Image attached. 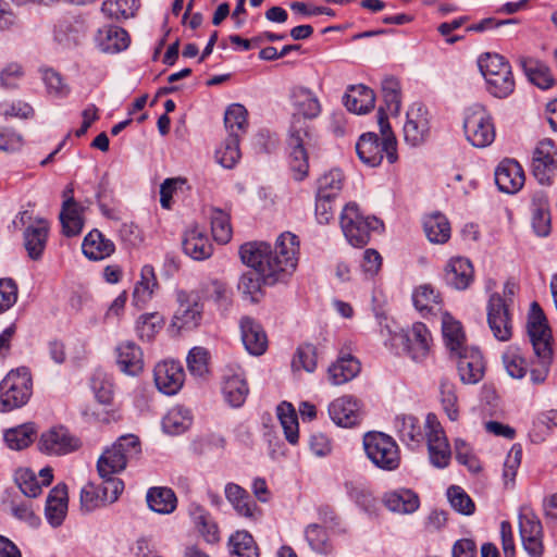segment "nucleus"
Wrapping results in <instances>:
<instances>
[{"label":"nucleus","instance_id":"obj_59","mask_svg":"<svg viewBox=\"0 0 557 557\" xmlns=\"http://www.w3.org/2000/svg\"><path fill=\"white\" fill-rule=\"evenodd\" d=\"M240 157L239 138L237 136H228L215 153L218 162L226 169L234 168Z\"/></svg>","mask_w":557,"mask_h":557},{"label":"nucleus","instance_id":"obj_2","mask_svg":"<svg viewBox=\"0 0 557 557\" xmlns=\"http://www.w3.org/2000/svg\"><path fill=\"white\" fill-rule=\"evenodd\" d=\"M300 255L299 237L292 232L282 233L274 249L265 242H248L240 246L244 264L262 275L270 285L285 282L296 271Z\"/></svg>","mask_w":557,"mask_h":557},{"label":"nucleus","instance_id":"obj_64","mask_svg":"<svg viewBox=\"0 0 557 557\" xmlns=\"http://www.w3.org/2000/svg\"><path fill=\"white\" fill-rule=\"evenodd\" d=\"M42 81L49 95L57 98H64L70 94V87L64 83L60 73L52 69L42 71Z\"/></svg>","mask_w":557,"mask_h":557},{"label":"nucleus","instance_id":"obj_21","mask_svg":"<svg viewBox=\"0 0 557 557\" xmlns=\"http://www.w3.org/2000/svg\"><path fill=\"white\" fill-rule=\"evenodd\" d=\"M329 414L335 424L352 428L362 420V405L356 397L343 395L329 405Z\"/></svg>","mask_w":557,"mask_h":557},{"label":"nucleus","instance_id":"obj_51","mask_svg":"<svg viewBox=\"0 0 557 557\" xmlns=\"http://www.w3.org/2000/svg\"><path fill=\"white\" fill-rule=\"evenodd\" d=\"M164 326V318L159 312L141 314L135 325L137 336L143 342H152Z\"/></svg>","mask_w":557,"mask_h":557},{"label":"nucleus","instance_id":"obj_11","mask_svg":"<svg viewBox=\"0 0 557 557\" xmlns=\"http://www.w3.org/2000/svg\"><path fill=\"white\" fill-rule=\"evenodd\" d=\"M404 354L416 362L424 361L432 352L433 337L428 326L416 322L395 337Z\"/></svg>","mask_w":557,"mask_h":557},{"label":"nucleus","instance_id":"obj_40","mask_svg":"<svg viewBox=\"0 0 557 557\" xmlns=\"http://www.w3.org/2000/svg\"><path fill=\"white\" fill-rule=\"evenodd\" d=\"M383 503L391 511L399 513H411L420 506L419 496L413 491L407 488L386 493Z\"/></svg>","mask_w":557,"mask_h":557},{"label":"nucleus","instance_id":"obj_27","mask_svg":"<svg viewBox=\"0 0 557 557\" xmlns=\"http://www.w3.org/2000/svg\"><path fill=\"white\" fill-rule=\"evenodd\" d=\"M350 350V347L342 348L337 359L329 367L327 373L332 384H345L359 374L361 364Z\"/></svg>","mask_w":557,"mask_h":557},{"label":"nucleus","instance_id":"obj_60","mask_svg":"<svg viewBox=\"0 0 557 557\" xmlns=\"http://www.w3.org/2000/svg\"><path fill=\"white\" fill-rule=\"evenodd\" d=\"M187 368L195 376H205L209 373L210 352L203 347H194L187 356Z\"/></svg>","mask_w":557,"mask_h":557},{"label":"nucleus","instance_id":"obj_57","mask_svg":"<svg viewBox=\"0 0 557 557\" xmlns=\"http://www.w3.org/2000/svg\"><path fill=\"white\" fill-rule=\"evenodd\" d=\"M440 394L441 405L448 419L457 421L459 419V404L455 384L446 380L442 381Z\"/></svg>","mask_w":557,"mask_h":557},{"label":"nucleus","instance_id":"obj_38","mask_svg":"<svg viewBox=\"0 0 557 557\" xmlns=\"http://www.w3.org/2000/svg\"><path fill=\"white\" fill-rule=\"evenodd\" d=\"M442 332L450 355L469 348L461 323L448 312L442 315Z\"/></svg>","mask_w":557,"mask_h":557},{"label":"nucleus","instance_id":"obj_5","mask_svg":"<svg viewBox=\"0 0 557 557\" xmlns=\"http://www.w3.org/2000/svg\"><path fill=\"white\" fill-rule=\"evenodd\" d=\"M478 65L483 75L487 90L496 98L510 96L516 88V81L509 61L496 52L482 53Z\"/></svg>","mask_w":557,"mask_h":557},{"label":"nucleus","instance_id":"obj_58","mask_svg":"<svg viewBox=\"0 0 557 557\" xmlns=\"http://www.w3.org/2000/svg\"><path fill=\"white\" fill-rule=\"evenodd\" d=\"M318 355L317 348L312 344L300 345L292 360V368L294 371L313 372L317 368Z\"/></svg>","mask_w":557,"mask_h":557},{"label":"nucleus","instance_id":"obj_42","mask_svg":"<svg viewBox=\"0 0 557 557\" xmlns=\"http://www.w3.org/2000/svg\"><path fill=\"white\" fill-rule=\"evenodd\" d=\"M345 185V175L339 169H332L317 180L315 196L337 199Z\"/></svg>","mask_w":557,"mask_h":557},{"label":"nucleus","instance_id":"obj_6","mask_svg":"<svg viewBox=\"0 0 557 557\" xmlns=\"http://www.w3.org/2000/svg\"><path fill=\"white\" fill-rule=\"evenodd\" d=\"M33 395V375L27 367L10 370L0 382V411L10 412L25 406Z\"/></svg>","mask_w":557,"mask_h":557},{"label":"nucleus","instance_id":"obj_16","mask_svg":"<svg viewBox=\"0 0 557 557\" xmlns=\"http://www.w3.org/2000/svg\"><path fill=\"white\" fill-rule=\"evenodd\" d=\"M509 306L497 293L492 294L487 302V323L495 338L500 342H508L513 333Z\"/></svg>","mask_w":557,"mask_h":557},{"label":"nucleus","instance_id":"obj_54","mask_svg":"<svg viewBox=\"0 0 557 557\" xmlns=\"http://www.w3.org/2000/svg\"><path fill=\"white\" fill-rule=\"evenodd\" d=\"M305 537L310 547L319 554L327 555L333 550V544L325 527L318 523L309 524L305 530Z\"/></svg>","mask_w":557,"mask_h":557},{"label":"nucleus","instance_id":"obj_50","mask_svg":"<svg viewBox=\"0 0 557 557\" xmlns=\"http://www.w3.org/2000/svg\"><path fill=\"white\" fill-rule=\"evenodd\" d=\"M277 417L284 430L286 440L295 445L299 440V424L295 408L289 403H282L277 406Z\"/></svg>","mask_w":557,"mask_h":557},{"label":"nucleus","instance_id":"obj_45","mask_svg":"<svg viewBox=\"0 0 557 557\" xmlns=\"http://www.w3.org/2000/svg\"><path fill=\"white\" fill-rule=\"evenodd\" d=\"M37 431L38 429L34 422H27L7 430L4 441L10 448L22 450L34 442Z\"/></svg>","mask_w":557,"mask_h":557},{"label":"nucleus","instance_id":"obj_36","mask_svg":"<svg viewBox=\"0 0 557 557\" xmlns=\"http://www.w3.org/2000/svg\"><path fill=\"white\" fill-rule=\"evenodd\" d=\"M49 235V223L44 219L37 220L24 232L25 248L29 258L38 260L46 248Z\"/></svg>","mask_w":557,"mask_h":557},{"label":"nucleus","instance_id":"obj_3","mask_svg":"<svg viewBox=\"0 0 557 557\" xmlns=\"http://www.w3.org/2000/svg\"><path fill=\"white\" fill-rule=\"evenodd\" d=\"M377 123L382 138L377 134L369 132L362 134L356 144L360 161L373 168L381 164L384 156L389 163H395L398 160L397 140L389 125L388 116L383 110L377 112Z\"/></svg>","mask_w":557,"mask_h":557},{"label":"nucleus","instance_id":"obj_61","mask_svg":"<svg viewBox=\"0 0 557 557\" xmlns=\"http://www.w3.org/2000/svg\"><path fill=\"white\" fill-rule=\"evenodd\" d=\"M447 497L451 507L466 516H470L475 511V504L463 488L453 485L447 490Z\"/></svg>","mask_w":557,"mask_h":557},{"label":"nucleus","instance_id":"obj_12","mask_svg":"<svg viewBox=\"0 0 557 557\" xmlns=\"http://www.w3.org/2000/svg\"><path fill=\"white\" fill-rule=\"evenodd\" d=\"M425 430L430 462L440 469L448 467L451 459V448L445 430L435 413H428Z\"/></svg>","mask_w":557,"mask_h":557},{"label":"nucleus","instance_id":"obj_53","mask_svg":"<svg viewBox=\"0 0 557 557\" xmlns=\"http://www.w3.org/2000/svg\"><path fill=\"white\" fill-rule=\"evenodd\" d=\"M248 112L243 104H231L224 115V124L228 131V136H239L246 132L248 126Z\"/></svg>","mask_w":557,"mask_h":557},{"label":"nucleus","instance_id":"obj_18","mask_svg":"<svg viewBox=\"0 0 557 557\" xmlns=\"http://www.w3.org/2000/svg\"><path fill=\"white\" fill-rule=\"evenodd\" d=\"M178 307L172 319V325L177 330H194L202 320V305L193 293L178 290L176 294Z\"/></svg>","mask_w":557,"mask_h":557},{"label":"nucleus","instance_id":"obj_24","mask_svg":"<svg viewBox=\"0 0 557 557\" xmlns=\"http://www.w3.org/2000/svg\"><path fill=\"white\" fill-rule=\"evenodd\" d=\"M153 379L160 392L166 395H174L184 384L185 371L180 362L164 360L156 364Z\"/></svg>","mask_w":557,"mask_h":557},{"label":"nucleus","instance_id":"obj_46","mask_svg":"<svg viewBox=\"0 0 557 557\" xmlns=\"http://www.w3.org/2000/svg\"><path fill=\"white\" fill-rule=\"evenodd\" d=\"M147 503L156 512L170 513L176 508L177 498L169 487H151L147 493Z\"/></svg>","mask_w":557,"mask_h":557},{"label":"nucleus","instance_id":"obj_20","mask_svg":"<svg viewBox=\"0 0 557 557\" xmlns=\"http://www.w3.org/2000/svg\"><path fill=\"white\" fill-rule=\"evenodd\" d=\"M313 134L302 135L301 133H290L287 138L289 149L288 164L298 181L304 180L309 173V158L307 149L311 146Z\"/></svg>","mask_w":557,"mask_h":557},{"label":"nucleus","instance_id":"obj_37","mask_svg":"<svg viewBox=\"0 0 557 557\" xmlns=\"http://www.w3.org/2000/svg\"><path fill=\"white\" fill-rule=\"evenodd\" d=\"M67 486L63 483L55 485L49 493L46 504V517L51 525H60L67 512Z\"/></svg>","mask_w":557,"mask_h":557},{"label":"nucleus","instance_id":"obj_15","mask_svg":"<svg viewBox=\"0 0 557 557\" xmlns=\"http://www.w3.org/2000/svg\"><path fill=\"white\" fill-rule=\"evenodd\" d=\"M532 174L542 185H550L557 173V146L545 138L536 145L531 163Z\"/></svg>","mask_w":557,"mask_h":557},{"label":"nucleus","instance_id":"obj_34","mask_svg":"<svg viewBox=\"0 0 557 557\" xmlns=\"http://www.w3.org/2000/svg\"><path fill=\"white\" fill-rule=\"evenodd\" d=\"M96 44L101 51L116 53L125 50L131 44L128 33L116 25H106L99 28L96 35Z\"/></svg>","mask_w":557,"mask_h":557},{"label":"nucleus","instance_id":"obj_28","mask_svg":"<svg viewBox=\"0 0 557 557\" xmlns=\"http://www.w3.org/2000/svg\"><path fill=\"white\" fill-rule=\"evenodd\" d=\"M524 171L512 159H504L495 171V182L502 191L515 194L524 185Z\"/></svg>","mask_w":557,"mask_h":557},{"label":"nucleus","instance_id":"obj_52","mask_svg":"<svg viewBox=\"0 0 557 557\" xmlns=\"http://www.w3.org/2000/svg\"><path fill=\"white\" fill-rule=\"evenodd\" d=\"M412 300L417 310L424 314L441 305L442 296L431 284H422L414 289Z\"/></svg>","mask_w":557,"mask_h":557},{"label":"nucleus","instance_id":"obj_63","mask_svg":"<svg viewBox=\"0 0 557 557\" xmlns=\"http://www.w3.org/2000/svg\"><path fill=\"white\" fill-rule=\"evenodd\" d=\"M531 221L532 227L539 236H547L552 230L548 205L543 202L534 203Z\"/></svg>","mask_w":557,"mask_h":557},{"label":"nucleus","instance_id":"obj_19","mask_svg":"<svg viewBox=\"0 0 557 557\" xmlns=\"http://www.w3.org/2000/svg\"><path fill=\"white\" fill-rule=\"evenodd\" d=\"M519 529L524 550L532 557L542 556L544 552L543 527L539 517L531 510L521 511Z\"/></svg>","mask_w":557,"mask_h":557},{"label":"nucleus","instance_id":"obj_26","mask_svg":"<svg viewBox=\"0 0 557 557\" xmlns=\"http://www.w3.org/2000/svg\"><path fill=\"white\" fill-rule=\"evenodd\" d=\"M222 379L226 400L234 407L242 406L249 392L243 369L235 364L226 366Z\"/></svg>","mask_w":557,"mask_h":557},{"label":"nucleus","instance_id":"obj_41","mask_svg":"<svg viewBox=\"0 0 557 557\" xmlns=\"http://www.w3.org/2000/svg\"><path fill=\"white\" fill-rule=\"evenodd\" d=\"M423 228L430 242L444 244L450 238V223L447 218L440 213H431L424 218Z\"/></svg>","mask_w":557,"mask_h":557},{"label":"nucleus","instance_id":"obj_48","mask_svg":"<svg viewBox=\"0 0 557 557\" xmlns=\"http://www.w3.org/2000/svg\"><path fill=\"white\" fill-rule=\"evenodd\" d=\"M522 66L529 79L542 89H548L555 84V77L550 69L534 59L522 61Z\"/></svg>","mask_w":557,"mask_h":557},{"label":"nucleus","instance_id":"obj_56","mask_svg":"<svg viewBox=\"0 0 557 557\" xmlns=\"http://www.w3.org/2000/svg\"><path fill=\"white\" fill-rule=\"evenodd\" d=\"M157 287L158 280L153 267L150 264L144 265L140 271V280L134 289V298L145 302L151 298Z\"/></svg>","mask_w":557,"mask_h":557},{"label":"nucleus","instance_id":"obj_55","mask_svg":"<svg viewBox=\"0 0 557 557\" xmlns=\"http://www.w3.org/2000/svg\"><path fill=\"white\" fill-rule=\"evenodd\" d=\"M263 284L268 285L262 275L248 272L240 276L238 289L251 302H259L264 296Z\"/></svg>","mask_w":557,"mask_h":557},{"label":"nucleus","instance_id":"obj_8","mask_svg":"<svg viewBox=\"0 0 557 557\" xmlns=\"http://www.w3.org/2000/svg\"><path fill=\"white\" fill-rule=\"evenodd\" d=\"M292 122L289 132L313 134L310 122L322 112V106L318 96L305 87H295L290 94Z\"/></svg>","mask_w":557,"mask_h":557},{"label":"nucleus","instance_id":"obj_22","mask_svg":"<svg viewBox=\"0 0 557 557\" xmlns=\"http://www.w3.org/2000/svg\"><path fill=\"white\" fill-rule=\"evenodd\" d=\"M451 357L457 362L458 374L465 384H475L483 379L485 361L479 349L469 347Z\"/></svg>","mask_w":557,"mask_h":557},{"label":"nucleus","instance_id":"obj_62","mask_svg":"<svg viewBox=\"0 0 557 557\" xmlns=\"http://www.w3.org/2000/svg\"><path fill=\"white\" fill-rule=\"evenodd\" d=\"M194 524L197 532L209 544H215L220 541V530L216 522L210 515L200 512L194 517Z\"/></svg>","mask_w":557,"mask_h":557},{"label":"nucleus","instance_id":"obj_49","mask_svg":"<svg viewBox=\"0 0 557 557\" xmlns=\"http://www.w3.org/2000/svg\"><path fill=\"white\" fill-rule=\"evenodd\" d=\"M139 7V0H106L101 11L108 18L120 21L135 16Z\"/></svg>","mask_w":557,"mask_h":557},{"label":"nucleus","instance_id":"obj_39","mask_svg":"<svg viewBox=\"0 0 557 557\" xmlns=\"http://www.w3.org/2000/svg\"><path fill=\"white\" fill-rule=\"evenodd\" d=\"M375 96L371 88L364 85L351 86L345 95V106L354 113L363 114L374 108Z\"/></svg>","mask_w":557,"mask_h":557},{"label":"nucleus","instance_id":"obj_32","mask_svg":"<svg viewBox=\"0 0 557 557\" xmlns=\"http://www.w3.org/2000/svg\"><path fill=\"white\" fill-rule=\"evenodd\" d=\"M394 428L399 438L410 448L419 447L426 438L425 425L412 414H399L394 420Z\"/></svg>","mask_w":557,"mask_h":557},{"label":"nucleus","instance_id":"obj_17","mask_svg":"<svg viewBox=\"0 0 557 557\" xmlns=\"http://www.w3.org/2000/svg\"><path fill=\"white\" fill-rule=\"evenodd\" d=\"M81 447V441L63 425H55L42 432L38 448L47 455L62 456Z\"/></svg>","mask_w":557,"mask_h":557},{"label":"nucleus","instance_id":"obj_1","mask_svg":"<svg viewBox=\"0 0 557 557\" xmlns=\"http://www.w3.org/2000/svg\"><path fill=\"white\" fill-rule=\"evenodd\" d=\"M527 333L536 359L528 361L520 347L509 345L503 354V363L510 376L522 379L530 371L532 382L541 384L546 380L553 361V334L547 318L536 301L530 306Z\"/></svg>","mask_w":557,"mask_h":557},{"label":"nucleus","instance_id":"obj_23","mask_svg":"<svg viewBox=\"0 0 557 557\" xmlns=\"http://www.w3.org/2000/svg\"><path fill=\"white\" fill-rule=\"evenodd\" d=\"M224 493L227 502L238 516L250 522H258L262 519L263 510L243 486L236 483H227Z\"/></svg>","mask_w":557,"mask_h":557},{"label":"nucleus","instance_id":"obj_43","mask_svg":"<svg viewBox=\"0 0 557 557\" xmlns=\"http://www.w3.org/2000/svg\"><path fill=\"white\" fill-rule=\"evenodd\" d=\"M208 216L214 240L220 244H227L233 235L230 212L212 207L209 209Z\"/></svg>","mask_w":557,"mask_h":557},{"label":"nucleus","instance_id":"obj_31","mask_svg":"<svg viewBox=\"0 0 557 557\" xmlns=\"http://www.w3.org/2000/svg\"><path fill=\"white\" fill-rule=\"evenodd\" d=\"M242 341L246 349L255 356L263 355L268 349V336L260 323L250 317L240 319Z\"/></svg>","mask_w":557,"mask_h":557},{"label":"nucleus","instance_id":"obj_33","mask_svg":"<svg viewBox=\"0 0 557 557\" xmlns=\"http://www.w3.org/2000/svg\"><path fill=\"white\" fill-rule=\"evenodd\" d=\"M116 363L122 372L128 375H138L144 371V354L134 342L121 343L116 349Z\"/></svg>","mask_w":557,"mask_h":557},{"label":"nucleus","instance_id":"obj_7","mask_svg":"<svg viewBox=\"0 0 557 557\" xmlns=\"http://www.w3.org/2000/svg\"><path fill=\"white\" fill-rule=\"evenodd\" d=\"M341 227L348 243L363 247L370 242L371 233H381L384 224L375 216H363L355 202H348L339 218Z\"/></svg>","mask_w":557,"mask_h":557},{"label":"nucleus","instance_id":"obj_30","mask_svg":"<svg viewBox=\"0 0 557 557\" xmlns=\"http://www.w3.org/2000/svg\"><path fill=\"white\" fill-rule=\"evenodd\" d=\"M183 250L194 260L202 261L212 256L213 246L203 230L190 225L183 236Z\"/></svg>","mask_w":557,"mask_h":557},{"label":"nucleus","instance_id":"obj_9","mask_svg":"<svg viewBox=\"0 0 557 557\" xmlns=\"http://www.w3.org/2000/svg\"><path fill=\"white\" fill-rule=\"evenodd\" d=\"M463 132L474 147L484 148L495 140V124L485 106L473 103L465 110Z\"/></svg>","mask_w":557,"mask_h":557},{"label":"nucleus","instance_id":"obj_35","mask_svg":"<svg viewBox=\"0 0 557 557\" xmlns=\"http://www.w3.org/2000/svg\"><path fill=\"white\" fill-rule=\"evenodd\" d=\"M82 249L89 260L99 261L113 255L115 251V245L99 230L95 228L85 236Z\"/></svg>","mask_w":557,"mask_h":557},{"label":"nucleus","instance_id":"obj_44","mask_svg":"<svg viewBox=\"0 0 557 557\" xmlns=\"http://www.w3.org/2000/svg\"><path fill=\"white\" fill-rule=\"evenodd\" d=\"M228 550L232 557H259V547L252 535L245 530L236 531L228 539Z\"/></svg>","mask_w":557,"mask_h":557},{"label":"nucleus","instance_id":"obj_4","mask_svg":"<svg viewBox=\"0 0 557 557\" xmlns=\"http://www.w3.org/2000/svg\"><path fill=\"white\" fill-rule=\"evenodd\" d=\"M141 442L135 434L120 436L107 447L97 461V471L103 480H117L114 474L121 473L126 467L141 456Z\"/></svg>","mask_w":557,"mask_h":557},{"label":"nucleus","instance_id":"obj_47","mask_svg":"<svg viewBox=\"0 0 557 557\" xmlns=\"http://www.w3.org/2000/svg\"><path fill=\"white\" fill-rule=\"evenodd\" d=\"M60 222L65 236H76L84 227V208L79 205L62 206Z\"/></svg>","mask_w":557,"mask_h":557},{"label":"nucleus","instance_id":"obj_13","mask_svg":"<svg viewBox=\"0 0 557 557\" xmlns=\"http://www.w3.org/2000/svg\"><path fill=\"white\" fill-rule=\"evenodd\" d=\"M124 490L122 480H103L102 485L87 483L81 491V507L85 511L116 502Z\"/></svg>","mask_w":557,"mask_h":557},{"label":"nucleus","instance_id":"obj_10","mask_svg":"<svg viewBox=\"0 0 557 557\" xmlns=\"http://www.w3.org/2000/svg\"><path fill=\"white\" fill-rule=\"evenodd\" d=\"M367 457L380 469L396 470L401 461L400 449L396 441L383 432L372 431L363 436Z\"/></svg>","mask_w":557,"mask_h":557},{"label":"nucleus","instance_id":"obj_14","mask_svg":"<svg viewBox=\"0 0 557 557\" xmlns=\"http://www.w3.org/2000/svg\"><path fill=\"white\" fill-rule=\"evenodd\" d=\"M95 397L99 404L110 407L95 412L96 420L100 423L109 424L119 422L123 419L122 408L114 403V384L111 377L98 373L92 377L91 384Z\"/></svg>","mask_w":557,"mask_h":557},{"label":"nucleus","instance_id":"obj_29","mask_svg":"<svg viewBox=\"0 0 557 557\" xmlns=\"http://www.w3.org/2000/svg\"><path fill=\"white\" fill-rule=\"evenodd\" d=\"M444 280L456 289H467L474 281L471 261L463 257L450 258L444 268Z\"/></svg>","mask_w":557,"mask_h":557},{"label":"nucleus","instance_id":"obj_25","mask_svg":"<svg viewBox=\"0 0 557 557\" xmlns=\"http://www.w3.org/2000/svg\"><path fill=\"white\" fill-rule=\"evenodd\" d=\"M430 133L429 112L422 106H413L407 112L404 125V138L411 146H419L425 141Z\"/></svg>","mask_w":557,"mask_h":557}]
</instances>
